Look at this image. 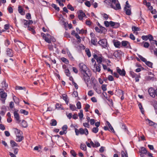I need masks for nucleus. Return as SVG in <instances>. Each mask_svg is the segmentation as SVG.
Masks as SVG:
<instances>
[{"label":"nucleus","mask_w":157,"mask_h":157,"mask_svg":"<svg viewBox=\"0 0 157 157\" xmlns=\"http://www.w3.org/2000/svg\"><path fill=\"white\" fill-rule=\"evenodd\" d=\"M79 66L82 78L87 86H88V83L90 81V77L91 75V73L87 66L83 63H80L79 64Z\"/></svg>","instance_id":"nucleus-1"},{"label":"nucleus","mask_w":157,"mask_h":157,"mask_svg":"<svg viewBox=\"0 0 157 157\" xmlns=\"http://www.w3.org/2000/svg\"><path fill=\"white\" fill-rule=\"evenodd\" d=\"M112 4H110L111 8L117 10L121 9L120 5L118 0H110Z\"/></svg>","instance_id":"nucleus-2"},{"label":"nucleus","mask_w":157,"mask_h":157,"mask_svg":"<svg viewBox=\"0 0 157 157\" xmlns=\"http://www.w3.org/2000/svg\"><path fill=\"white\" fill-rule=\"evenodd\" d=\"M7 96V93L5 92L2 89H0V98L2 103H5V100Z\"/></svg>","instance_id":"nucleus-3"},{"label":"nucleus","mask_w":157,"mask_h":157,"mask_svg":"<svg viewBox=\"0 0 157 157\" xmlns=\"http://www.w3.org/2000/svg\"><path fill=\"white\" fill-rule=\"evenodd\" d=\"M98 44L102 47L105 48L108 46L107 42L105 39L100 40L98 42Z\"/></svg>","instance_id":"nucleus-4"},{"label":"nucleus","mask_w":157,"mask_h":157,"mask_svg":"<svg viewBox=\"0 0 157 157\" xmlns=\"http://www.w3.org/2000/svg\"><path fill=\"white\" fill-rule=\"evenodd\" d=\"M139 152L140 153V155L141 157H144V154L147 155V153L148 152H147L145 148L144 147H141L140 150Z\"/></svg>","instance_id":"nucleus-5"},{"label":"nucleus","mask_w":157,"mask_h":157,"mask_svg":"<svg viewBox=\"0 0 157 157\" xmlns=\"http://www.w3.org/2000/svg\"><path fill=\"white\" fill-rule=\"evenodd\" d=\"M156 90L152 87L149 88L148 90V92L150 95L152 97L154 98L155 96Z\"/></svg>","instance_id":"nucleus-6"},{"label":"nucleus","mask_w":157,"mask_h":157,"mask_svg":"<svg viewBox=\"0 0 157 157\" xmlns=\"http://www.w3.org/2000/svg\"><path fill=\"white\" fill-rule=\"evenodd\" d=\"M94 58L96 59L98 63L101 64L102 61V56H98L96 54H94L93 56Z\"/></svg>","instance_id":"nucleus-7"},{"label":"nucleus","mask_w":157,"mask_h":157,"mask_svg":"<svg viewBox=\"0 0 157 157\" xmlns=\"http://www.w3.org/2000/svg\"><path fill=\"white\" fill-rule=\"evenodd\" d=\"M117 71V73L121 76H125L126 74V72L125 70L123 69L121 70L119 67H117L116 68Z\"/></svg>","instance_id":"nucleus-8"},{"label":"nucleus","mask_w":157,"mask_h":157,"mask_svg":"<svg viewBox=\"0 0 157 157\" xmlns=\"http://www.w3.org/2000/svg\"><path fill=\"white\" fill-rule=\"evenodd\" d=\"M122 45L123 46L127 48H131L129 43L128 41L123 40L121 42Z\"/></svg>","instance_id":"nucleus-9"},{"label":"nucleus","mask_w":157,"mask_h":157,"mask_svg":"<svg viewBox=\"0 0 157 157\" xmlns=\"http://www.w3.org/2000/svg\"><path fill=\"white\" fill-rule=\"evenodd\" d=\"M86 16V15L84 12H83L82 11L80 10L79 11V12L78 13V17L80 20H82L83 19L84 17Z\"/></svg>","instance_id":"nucleus-10"},{"label":"nucleus","mask_w":157,"mask_h":157,"mask_svg":"<svg viewBox=\"0 0 157 157\" xmlns=\"http://www.w3.org/2000/svg\"><path fill=\"white\" fill-rule=\"evenodd\" d=\"M110 25L113 28H117L119 27L120 24L119 23L114 22L111 21H110Z\"/></svg>","instance_id":"nucleus-11"},{"label":"nucleus","mask_w":157,"mask_h":157,"mask_svg":"<svg viewBox=\"0 0 157 157\" xmlns=\"http://www.w3.org/2000/svg\"><path fill=\"white\" fill-rule=\"evenodd\" d=\"M123 53L120 50H118L114 52V56L116 58L119 57Z\"/></svg>","instance_id":"nucleus-12"},{"label":"nucleus","mask_w":157,"mask_h":157,"mask_svg":"<svg viewBox=\"0 0 157 157\" xmlns=\"http://www.w3.org/2000/svg\"><path fill=\"white\" fill-rule=\"evenodd\" d=\"M101 64L98 63L96 64V62L94 64V67L95 68L96 71L97 72H100L101 71Z\"/></svg>","instance_id":"nucleus-13"},{"label":"nucleus","mask_w":157,"mask_h":157,"mask_svg":"<svg viewBox=\"0 0 157 157\" xmlns=\"http://www.w3.org/2000/svg\"><path fill=\"white\" fill-rule=\"evenodd\" d=\"M79 130L80 133L81 135L85 134L86 135H87L89 133L88 130L86 128H85L84 129H83L82 128H79Z\"/></svg>","instance_id":"nucleus-14"},{"label":"nucleus","mask_w":157,"mask_h":157,"mask_svg":"<svg viewBox=\"0 0 157 157\" xmlns=\"http://www.w3.org/2000/svg\"><path fill=\"white\" fill-rule=\"evenodd\" d=\"M7 55L8 56L12 57L13 56V51L11 49L8 48L6 51Z\"/></svg>","instance_id":"nucleus-15"},{"label":"nucleus","mask_w":157,"mask_h":157,"mask_svg":"<svg viewBox=\"0 0 157 157\" xmlns=\"http://www.w3.org/2000/svg\"><path fill=\"white\" fill-rule=\"evenodd\" d=\"M13 113L14 118L16 120V121L18 123H19L21 121L20 119V116L19 114L16 111H14Z\"/></svg>","instance_id":"nucleus-16"},{"label":"nucleus","mask_w":157,"mask_h":157,"mask_svg":"<svg viewBox=\"0 0 157 157\" xmlns=\"http://www.w3.org/2000/svg\"><path fill=\"white\" fill-rule=\"evenodd\" d=\"M114 46L117 48H119L120 45V42L118 40H114L113 41Z\"/></svg>","instance_id":"nucleus-17"},{"label":"nucleus","mask_w":157,"mask_h":157,"mask_svg":"<svg viewBox=\"0 0 157 157\" xmlns=\"http://www.w3.org/2000/svg\"><path fill=\"white\" fill-rule=\"evenodd\" d=\"M21 22L23 23L24 25V27L25 28L28 27H29L28 24L27 20H25L24 19H21Z\"/></svg>","instance_id":"nucleus-18"},{"label":"nucleus","mask_w":157,"mask_h":157,"mask_svg":"<svg viewBox=\"0 0 157 157\" xmlns=\"http://www.w3.org/2000/svg\"><path fill=\"white\" fill-rule=\"evenodd\" d=\"M145 121L148 122V124H149L150 126H153L155 125H157V124L151 121L148 119H146Z\"/></svg>","instance_id":"nucleus-19"},{"label":"nucleus","mask_w":157,"mask_h":157,"mask_svg":"<svg viewBox=\"0 0 157 157\" xmlns=\"http://www.w3.org/2000/svg\"><path fill=\"white\" fill-rule=\"evenodd\" d=\"M91 43L93 45L97 46L98 44L97 39L96 38H92L91 39Z\"/></svg>","instance_id":"nucleus-20"},{"label":"nucleus","mask_w":157,"mask_h":157,"mask_svg":"<svg viewBox=\"0 0 157 157\" xmlns=\"http://www.w3.org/2000/svg\"><path fill=\"white\" fill-rule=\"evenodd\" d=\"M124 10L126 14L128 15H130L131 14V9L127 8V7H124Z\"/></svg>","instance_id":"nucleus-21"},{"label":"nucleus","mask_w":157,"mask_h":157,"mask_svg":"<svg viewBox=\"0 0 157 157\" xmlns=\"http://www.w3.org/2000/svg\"><path fill=\"white\" fill-rule=\"evenodd\" d=\"M18 11L19 13L21 15H24L25 14L24 12H23L22 8L21 6H19L18 7Z\"/></svg>","instance_id":"nucleus-22"},{"label":"nucleus","mask_w":157,"mask_h":157,"mask_svg":"<svg viewBox=\"0 0 157 157\" xmlns=\"http://www.w3.org/2000/svg\"><path fill=\"white\" fill-rule=\"evenodd\" d=\"M67 53L70 58V59L72 60H73L74 59V58L72 56L71 54L70 53V51L68 49H67Z\"/></svg>","instance_id":"nucleus-23"},{"label":"nucleus","mask_w":157,"mask_h":157,"mask_svg":"<svg viewBox=\"0 0 157 157\" xmlns=\"http://www.w3.org/2000/svg\"><path fill=\"white\" fill-rule=\"evenodd\" d=\"M106 122L109 128L111 130V132L113 133H114L115 132L114 130L113 127L111 126V124H110L109 122L107 121H106Z\"/></svg>","instance_id":"nucleus-24"},{"label":"nucleus","mask_w":157,"mask_h":157,"mask_svg":"<svg viewBox=\"0 0 157 157\" xmlns=\"http://www.w3.org/2000/svg\"><path fill=\"white\" fill-rule=\"evenodd\" d=\"M22 126L24 128H26L27 126V122L24 120H22L21 123Z\"/></svg>","instance_id":"nucleus-25"},{"label":"nucleus","mask_w":157,"mask_h":157,"mask_svg":"<svg viewBox=\"0 0 157 157\" xmlns=\"http://www.w3.org/2000/svg\"><path fill=\"white\" fill-rule=\"evenodd\" d=\"M132 30L134 32V33H135V32L140 31V29L139 27L133 26L132 27Z\"/></svg>","instance_id":"nucleus-26"},{"label":"nucleus","mask_w":157,"mask_h":157,"mask_svg":"<svg viewBox=\"0 0 157 157\" xmlns=\"http://www.w3.org/2000/svg\"><path fill=\"white\" fill-rule=\"evenodd\" d=\"M67 96L65 94H63L62 95V98L64 100L67 104L68 103V101L67 100Z\"/></svg>","instance_id":"nucleus-27"},{"label":"nucleus","mask_w":157,"mask_h":157,"mask_svg":"<svg viewBox=\"0 0 157 157\" xmlns=\"http://www.w3.org/2000/svg\"><path fill=\"white\" fill-rule=\"evenodd\" d=\"M121 157H128L127 152L126 151H121Z\"/></svg>","instance_id":"nucleus-28"},{"label":"nucleus","mask_w":157,"mask_h":157,"mask_svg":"<svg viewBox=\"0 0 157 157\" xmlns=\"http://www.w3.org/2000/svg\"><path fill=\"white\" fill-rule=\"evenodd\" d=\"M69 107L70 109L72 111H75L76 109V107L74 105L70 104Z\"/></svg>","instance_id":"nucleus-29"},{"label":"nucleus","mask_w":157,"mask_h":157,"mask_svg":"<svg viewBox=\"0 0 157 157\" xmlns=\"http://www.w3.org/2000/svg\"><path fill=\"white\" fill-rule=\"evenodd\" d=\"M78 116L80 120H82L83 117V111L82 110H81L80 111V112L78 113Z\"/></svg>","instance_id":"nucleus-30"},{"label":"nucleus","mask_w":157,"mask_h":157,"mask_svg":"<svg viewBox=\"0 0 157 157\" xmlns=\"http://www.w3.org/2000/svg\"><path fill=\"white\" fill-rule=\"evenodd\" d=\"M10 144L11 145V146L12 147H14L15 146H18L17 144L13 140H11L10 141Z\"/></svg>","instance_id":"nucleus-31"},{"label":"nucleus","mask_w":157,"mask_h":157,"mask_svg":"<svg viewBox=\"0 0 157 157\" xmlns=\"http://www.w3.org/2000/svg\"><path fill=\"white\" fill-rule=\"evenodd\" d=\"M57 121L55 119H52L51 120V122L50 123V124L52 126H55L57 124Z\"/></svg>","instance_id":"nucleus-32"},{"label":"nucleus","mask_w":157,"mask_h":157,"mask_svg":"<svg viewBox=\"0 0 157 157\" xmlns=\"http://www.w3.org/2000/svg\"><path fill=\"white\" fill-rule=\"evenodd\" d=\"M13 99L14 101L16 104L18 105L19 104V99L17 98L16 96H14L13 97Z\"/></svg>","instance_id":"nucleus-33"},{"label":"nucleus","mask_w":157,"mask_h":157,"mask_svg":"<svg viewBox=\"0 0 157 157\" xmlns=\"http://www.w3.org/2000/svg\"><path fill=\"white\" fill-rule=\"evenodd\" d=\"M56 108L57 109H61L62 110L63 109L62 106L61 104L59 103H56Z\"/></svg>","instance_id":"nucleus-34"},{"label":"nucleus","mask_w":157,"mask_h":157,"mask_svg":"<svg viewBox=\"0 0 157 157\" xmlns=\"http://www.w3.org/2000/svg\"><path fill=\"white\" fill-rule=\"evenodd\" d=\"M65 73L66 74V75L68 77H69L71 75V73L70 72L69 70L68 69H66L64 71Z\"/></svg>","instance_id":"nucleus-35"},{"label":"nucleus","mask_w":157,"mask_h":157,"mask_svg":"<svg viewBox=\"0 0 157 157\" xmlns=\"http://www.w3.org/2000/svg\"><path fill=\"white\" fill-rule=\"evenodd\" d=\"M129 73L131 76H132L133 78H134L135 77H136V76H137L138 75H137L133 71H130Z\"/></svg>","instance_id":"nucleus-36"},{"label":"nucleus","mask_w":157,"mask_h":157,"mask_svg":"<svg viewBox=\"0 0 157 157\" xmlns=\"http://www.w3.org/2000/svg\"><path fill=\"white\" fill-rule=\"evenodd\" d=\"M145 63L149 67L151 68H152L153 63H152L150 61H147Z\"/></svg>","instance_id":"nucleus-37"},{"label":"nucleus","mask_w":157,"mask_h":157,"mask_svg":"<svg viewBox=\"0 0 157 157\" xmlns=\"http://www.w3.org/2000/svg\"><path fill=\"white\" fill-rule=\"evenodd\" d=\"M85 52L88 57H90L91 55L89 49L88 48H86L85 50Z\"/></svg>","instance_id":"nucleus-38"},{"label":"nucleus","mask_w":157,"mask_h":157,"mask_svg":"<svg viewBox=\"0 0 157 157\" xmlns=\"http://www.w3.org/2000/svg\"><path fill=\"white\" fill-rule=\"evenodd\" d=\"M56 10L58 11L59 10V8L58 7H57L56 5L54 4H52L51 5Z\"/></svg>","instance_id":"nucleus-39"},{"label":"nucleus","mask_w":157,"mask_h":157,"mask_svg":"<svg viewBox=\"0 0 157 157\" xmlns=\"http://www.w3.org/2000/svg\"><path fill=\"white\" fill-rule=\"evenodd\" d=\"M143 43L144 44V47L146 48H148L149 46V44L148 42L143 41Z\"/></svg>","instance_id":"nucleus-40"},{"label":"nucleus","mask_w":157,"mask_h":157,"mask_svg":"<svg viewBox=\"0 0 157 157\" xmlns=\"http://www.w3.org/2000/svg\"><path fill=\"white\" fill-rule=\"evenodd\" d=\"M61 59L62 62L65 63L66 64H67L69 63L68 59L64 57H62L61 58Z\"/></svg>","instance_id":"nucleus-41"},{"label":"nucleus","mask_w":157,"mask_h":157,"mask_svg":"<svg viewBox=\"0 0 157 157\" xmlns=\"http://www.w3.org/2000/svg\"><path fill=\"white\" fill-rule=\"evenodd\" d=\"M20 112L21 113L24 114L25 115H27L28 114V112L24 109H21L20 110Z\"/></svg>","instance_id":"nucleus-42"},{"label":"nucleus","mask_w":157,"mask_h":157,"mask_svg":"<svg viewBox=\"0 0 157 157\" xmlns=\"http://www.w3.org/2000/svg\"><path fill=\"white\" fill-rule=\"evenodd\" d=\"M98 127H94L92 129V132L94 133H97L98 131Z\"/></svg>","instance_id":"nucleus-43"},{"label":"nucleus","mask_w":157,"mask_h":157,"mask_svg":"<svg viewBox=\"0 0 157 157\" xmlns=\"http://www.w3.org/2000/svg\"><path fill=\"white\" fill-rule=\"evenodd\" d=\"M80 148L81 149L84 151H86V147L85 144H81Z\"/></svg>","instance_id":"nucleus-44"},{"label":"nucleus","mask_w":157,"mask_h":157,"mask_svg":"<svg viewBox=\"0 0 157 157\" xmlns=\"http://www.w3.org/2000/svg\"><path fill=\"white\" fill-rule=\"evenodd\" d=\"M138 56V57L143 62L145 63L147 61L146 59L145 58L142 57L141 56L139 55Z\"/></svg>","instance_id":"nucleus-45"},{"label":"nucleus","mask_w":157,"mask_h":157,"mask_svg":"<svg viewBox=\"0 0 157 157\" xmlns=\"http://www.w3.org/2000/svg\"><path fill=\"white\" fill-rule=\"evenodd\" d=\"M138 106L139 107V109H140L141 112L142 114H143L144 113V110L142 107V105L140 103L138 104Z\"/></svg>","instance_id":"nucleus-46"},{"label":"nucleus","mask_w":157,"mask_h":157,"mask_svg":"<svg viewBox=\"0 0 157 157\" xmlns=\"http://www.w3.org/2000/svg\"><path fill=\"white\" fill-rule=\"evenodd\" d=\"M67 8L68 9L71 10L72 11H73L74 10V9L73 7L70 4H69L67 5Z\"/></svg>","instance_id":"nucleus-47"},{"label":"nucleus","mask_w":157,"mask_h":157,"mask_svg":"<svg viewBox=\"0 0 157 157\" xmlns=\"http://www.w3.org/2000/svg\"><path fill=\"white\" fill-rule=\"evenodd\" d=\"M87 33V30H84L83 29H82L81 30H80V32H79V34H83L84 33L85 34H86Z\"/></svg>","instance_id":"nucleus-48"},{"label":"nucleus","mask_w":157,"mask_h":157,"mask_svg":"<svg viewBox=\"0 0 157 157\" xmlns=\"http://www.w3.org/2000/svg\"><path fill=\"white\" fill-rule=\"evenodd\" d=\"M2 84L3 87H7L8 86V84L6 83V82L5 80H4L2 83Z\"/></svg>","instance_id":"nucleus-49"},{"label":"nucleus","mask_w":157,"mask_h":157,"mask_svg":"<svg viewBox=\"0 0 157 157\" xmlns=\"http://www.w3.org/2000/svg\"><path fill=\"white\" fill-rule=\"evenodd\" d=\"M28 29L29 31H31L32 32V33L34 34L36 33V32L35 30L33 29V28L31 27H28Z\"/></svg>","instance_id":"nucleus-50"},{"label":"nucleus","mask_w":157,"mask_h":157,"mask_svg":"<svg viewBox=\"0 0 157 157\" xmlns=\"http://www.w3.org/2000/svg\"><path fill=\"white\" fill-rule=\"evenodd\" d=\"M45 41L48 43H51V40H50V37H47L45 38L44 39Z\"/></svg>","instance_id":"nucleus-51"},{"label":"nucleus","mask_w":157,"mask_h":157,"mask_svg":"<svg viewBox=\"0 0 157 157\" xmlns=\"http://www.w3.org/2000/svg\"><path fill=\"white\" fill-rule=\"evenodd\" d=\"M16 140L17 141L21 142L23 140V137L22 136H20L17 137Z\"/></svg>","instance_id":"nucleus-52"},{"label":"nucleus","mask_w":157,"mask_h":157,"mask_svg":"<svg viewBox=\"0 0 157 157\" xmlns=\"http://www.w3.org/2000/svg\"><path fill=\"white\" fill-rule=\"evenodd\" d=\"M104 19L105 20H107L109 18V16L106 13H104L102 14Z\"/></svg>","instance_id":"nucleus-53"},{"label":"nucleus","mask_w":157,"mask_h":157,"mask_svg":"<svg viewBox=\"0 0 157 157\" xmlns=\"http://www.w3.org/2000/svg\"><path fill=\"white\" fill-rule=\"evenodd\" d=\"M94 147H99L100 146V143L97 141H94Z\"/></svg>","instance_id":"nucleus-54"},{"label":"nucleus","mask_w":157,"mask_h":157,"mask_svg":"<svg viewBox=\"0 0 157 157\" xmlns=\"http://www.w3.org/2000/svg\"><path fill=\"white\" fill-rule=\"evenodd\" d=\"M106 86V85L105 84H103L101 86V89L103 91H105L107 90Z\"/></svg>","instance_id":"nucleus-55"},{"label":"nucleus","mask_w":157,"mask_h":157,"mask_svg":"<svg viewBox=\"0 0 157 157\" xmlns=\"http://www.w3.org/2000/svg\"><path fill=\"white\" fill-rule=\"evenodd\" d=\"M75 36L76 37V38L77 39H78V41L79 42H81V40L80 39V36H79V35H78V34L77 33H76L75 34Z\"/></svg>","instance_id":"nucleus-56"},{"label":"nucleus","mask_w":157,"mask_h":157,"mask_svg":"<svg viewBox=\"0 0 157 157\" xmlns=\"http://www.w3.org/2000/svg\"><path fill=\"white\" fill-rule=\"evenodd\" d=\"M10 44V42L8 39H6L5 41V44L6 46H8Z\"/></svg>","instance_id":"nucleus-57"},{"label":"nucleus","mask_w":157,"mask_h":157,"mask_svg":"<svg viewBox=\"0 0 157 157\" xmlns=\"http://www.w3.org/2000/svg\"><path fill=\"white\" fill-rule=\"evenodd\" d=\"M76 105L78 109H80L81 108V104L80 102L78 101Z\"/></svg>","instance_id":"nucleus-58"},{"label":"nucleus","mask_w":157,"mask_h":157,"mask_svg":"<svg viewBox=\"0 0 157 157\" xmlns=\"http://www.w3.org/2000/svg\"><path fill=\"white\" fill-rule=\"evenodd\" d=\"M90 107V105L88 104H86L85 105V110L86 112H88L89 111L88 109Z\"/></svg>","instance_id":"nucleus-59"},{"label":"nucleus","mask_w":157,"mask_h":157,"mask_svg":"<svg viewBox=\"0 0 157 157\" xmlns=\"http://www.w3.org/2000/svg\"><path fill=\"white\" fill-rule=\"evenodd\" d=\"M147 37L148 39H149L150 41L152 40L153 39L152 36L151 34H149L147 35Z\"/></svg>","instance_id":"nucleus-60"},{"label":"nucleus","mask_w":157,"mask_h":157,"mask_svg":"<svg viewBox=\"0 0 157 157\" xmlns=\"http://www.w3.org/2000/svg\"><path fill=\"white\" fill-rule=\"evenodd\" d=\"M70 153L74 157H75L76 156V154L73 150H71L70 151Z\"/></svg>","instance_id":"nucleus-61"},{"label":"nucleus","mask_w":157,"mask_h":157,"mask_svg":"<svg viewBox=\"0 0 157 157\" xmlns=\"http://www.w3.org/2000/svg\"><path fill=\"white\" fill-rule=\"evenodd\" d=\"M26 18L28 19H31V15L30 13H27L26 15Z\"/></svg>","instance_id":"nucleus-62"},{"label":"nucleus","mask_w":157,"mask_h":157,"mask_svg":"<svg viewBox=\"0 0 157 157\" xmlns=\"http://www.w3.org/2000/svg\"><path fill=\"white\" fill-rule=\"evenodd\" d=\"M129 38L133 40H134L135 39V37L132 33H131L130 34Z\"/></svg>","instance_id":"nucleus-63"},{"label":"nucleus","mask_w":157,"mask_h":157,"mask_svg":"<svg viewBox=\"0 0 157 157\" xmlns=\"http://www.w3.org/2000/svg\"><path fill=\"white\" fill-rule=\"evenodd\" d=\"M104 23L106 27H108L110 25V21L109 22L107 21H104Z\"/></svg>","instance_id":"nucleus-64"}]
</instances>
